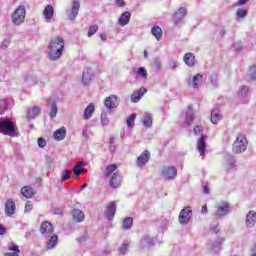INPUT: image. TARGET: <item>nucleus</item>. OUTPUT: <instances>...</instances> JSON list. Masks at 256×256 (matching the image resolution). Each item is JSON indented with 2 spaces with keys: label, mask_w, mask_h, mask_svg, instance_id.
<instances>
[{
  "label": "nucleus",
  "mask_w": 256,
  "mask_h": 256,
  "mask_svg": "<svg viewBox=\"0 0 256 256\" xmlns=\"http://www.w3.org/2000/svg\"><path fill=\"white\" fill-rule=\"evenodd\" d=\"M117 164H109L105 170L101 173L102 179H109V185L112 189H119L123 185V176L120 172H116L118 169Z\"/></svg>",
  "instance_id": "f257e3e1"
},
{
  "label": "nucleus",
  "mask_w": 256,
  "mask_h": 256,
  "mask_svg": "<svg viewBox=\"0 0 256 256\" xmlns=\"http://www.w3.org/2000/svg\"><path fill=\"white\" fill-rule=\"evenodd\" d=\"M65 51V39L61 36H56L50 40L48 45V57L50 61H59L61 55Z\"/></svg>",
  "instance_id": "f03ea898"
},
{
  "label": "nucleus",
  "mask_w": 256,
  "mask_h": 256,
  "mask_svg": "<svg viewBox=\"0 0 256 256\" xmlns=\"http://www.w3.org/2000/svg\"><path fill=\"white\" fill-rule=\"evenodd\" d=\"M0 133L8 137H19V130L11 118L0 117Z\"/></svg>",
  "instance_id": "7ed1b4c3"
},
{
  "label": "nucleus",
  "mask_w": 256,
  "mask_h": 256,
  "mask_svg": "<svg viewBox=\"0 0 256 256\" xmlns=\"http://www.w3.org/2000/svg\"><path fill=\"white\" fill-rule=\"evenodd\" d=\"M247 137L243 134H239L233 143L232 151L234 153H243L247 150Z\"/></svg>",
  "instance_id": "20e7f679"
},
{
  "label": "nucleus",
  "mask_w": 256,
  "mask_h": 256,
  "mask_svg": "<svg viewBox=\"0 0 256 256\" xmlns=\"http://www.w3.org/2000/svg\"><path fill=\"white\" fill-rule=\"evenodd\" d=\"M26 10L25 6H19L12 14V22L14 25H21L25 21Z\"/></svg>",
  "instance_id": "39448f33"
},
{
  "label": "nucleus",
  "mask_w": 256,
  "mask_h": 256,
  "mask_svg": "<svg viewBox=\"0 0 256 256\" xmlns=\"http://www.w3.org/2000/svg\"><path fill=\"white\" fill-rule=\"evenodd\" d=\"M193 215V210H191V207L186 206L184 207L179 214L178 220L181 225H187L189 221H191V217Z\"/></svg>",
  "instance_id": "423d86ee"
},
{
  "label": "nucleus",
  "mask_w": 256,
  "mask_h": 256,
  "mask_svg": "<svg viewBox=\"0 0 256 256\" xmlns=\"http://www.w3.org/2000/svg\"><path fill=\"white\" fill-rule=\"evenodd\" d=\"M81 8V3L79 1L74 0L72 2L71 10H67V17L70 21H75L77 15H79V9Z\"/></svg>",
  "instance_id": "0eeeda50"
},
{
  "label": "nucleus",
  "mask_w": 256,
  "mask_h": 256,
  "mask_svg": "<svg viewBox=\"0 0 256 256\" xmlns=\"http://www.w3.org/2000/svg\"><path fill=\"white\" fill-rule=\"evenodd\" d=\"M161 174L165 179L171 181V179H175V177H177V168L173 166H163Z\"/></svg>",
  "instance_id": "6e6552de"
},
{
  "label": "nucleus",
  "mask_w": 256,
  "mask_h": 256,
  "mask_svg": "<svg viewBox=\"0 0 256 256\" xmlns=\"http://www.w3.org/2000/svg\"><path fill=\"white\" fill-rule=\"evenodd\" d=\"M149 159H151V152L144 150L136 159L137 167H145L149 163Z\"/></svg>",
  "instance_id": "1a4fd4ad"
},
{
  "label": "nucleus",
  "mask_w": 256,
  "mask_h": 256,
  "mask_svg": "<svg viewBox=\"0 0 256 256\" xmlns=\"http://www.w3.org/2000/svg\"><path fill=\"white\" fill-rule=\"evenodd\" d=\"M55 229L53 228V224L49 221H44L40 225V233L44 235V237H49V235H53Z\"/></svg>",
  "instance_id": "9d476101"
},
{
  "label": "nucleus",
  "mask_w": 256,
  "mask_h": 256,
  "mask_svg": "<svg viewBox=\"0 0 256 256\" xmlns=\"http://www.w3.org/2000/svg\"><path fill=\"white\" fill-rule=\"evenodd\" d=\"M229 213V203L223 202L222 204L216 206V211L214 212V217H225Z\"/></svg>",
  "instance_id": "9b49d317"
},
{
  "label": "nucleus",
  "mask_w": 256,
  "mask_h": 256,
  "mask_svg": "<svg viewBox=\"0 0 256 256\" xmlns=\"http://www.w3.org/2000/svg\"><path fill=\"white\" fill-rule=\"evenodd\" d=\"M104 105L109 110L115 109L119 105V97L110 95L104 100Z\"/></svg>",
  "instance_id": "f8f14e48"
},
{
  "label": "nucleus",
  "mask_w": 256,
  "mask_h": 256,
  "mask_svg": "<svg viewBox=\"0 0 256 256\" xmlns=\"http://www.w3.org/2000/svg\"><path fill=\"white\" fill-rule=\"evenodd\" d=\"M187 16V8H179L175 13H174V23L175 25H179L183 19Z\"/></svg>",
  "instance_id": "ddd939ff"
},
{
  "label": "nucleus",
  "mask_w": 256,
  "mask_h": 256,
  "mask_svg": "<svg viewBox=\"0 0 256 256\" xmlns=\"http://www.w3.org/2000/svg\"><path fill=\"white\" fill-rule=\"evenodd\" d=\"M147 93V88L141 87L139 90H135L131 95V102L132 103H139L141 101V97Z\"/></svg>",
  "instance_id": "4468645a"
},
{
  "label": "nucleus",
  "mask_w": 256,
  "mask_h": 256,
  "mask_svg": "<svg viewBox=\"0 0 256 256\" xmlns=\"http://www.w3.org/2000/svg\"><path fill=\"white\" fill-rule=\"evenodd\" d=\"M15 201L13 199H8L5 203V213L7 217H11L12 215H15Z\"/></svg>",
  "instance_id": "2eb2a0df"
},
{
  "label": "nucleus",
  "mask_w": 256,
  "mask_h": 256,
  "mask_svg": "<svg viewBox=\"0 0 256 256\" xmlns=\"http://www.w3.org/2000/svg\"><path fill=\"white\" fill-rule=\"evenodd\" d=\"M117 212V205L115 201L110 202L106 207V217L111 221L115 217V213Z\"/></svg>",
  "instance_id": "dca6fc26"
},
{
  "label": "nucleus",
  "mask_w": 256,
  "mask_h": 256,
  "mask_svg": "<svg viewBox=\"0 0 256 256\" xmlns=\"http://www.w3.org/2000/svg\"><path fill=\"white\" fill-rule=\"evenodd\" d=\"M20 193L26 199H33V197H35V189H33L31 186L22 187Z\"/></svg>",
  "instance_id": "f3484780"
},
{
  "label": "nucleus",
  "mask_w": 256,
  "mask_h": 256,
  "mask_svg": "<svg viewBox=\"0 0 256 256\" xmlns=\"http://www.w3.org/2000/svg\"><path fill=\"white\" fill-rule=\"evenodd\" d=\"M183 61L188 67H195V63H197V60L195 59V54L191 52H188L184 55Z\"/></svg>",
  "instance_id": "a211bd4d"
},
{
  "label": "nucleus",
  "mask_w": 256,
  "mask_h": 256,
  "mask_svg": "<svg viewBox=\"0 0 256 256\" xmlns=\"http://www.w3.org/2000/svg\"><path fill=\"white\" fill-rule=\"evenodd\" d=\"M66 135H67V129L65 128V126H62L61 128L55 130L53 137L55 141H63Z\"/></svg>",
  "instance_id": "6ab92c4d"
},
{
  "label": "nucleus",
  "mask_w": 256,
  "mask_h": 256,
  "mask_svg": "<svg viewBox=\"0 0 256 256\" xmlns=\"http://www.w3.org/2000/svg\"><path fill=\"white\" fill-rule=\"evenodd\" d=\"M129 21H131V12L125 11L121 14L120 18L118 19V23L121 27H125V25L129 24Z\"/></svg>",
  "instance_id": "aec40b11"
},
{
  "label": "nucleus",
  "mask_w": 256,
  "mask_h": 256,
  "mask_svg": "<svg viewBox=\"0 0 256 256\" xmlns=\"http://www.w3.org/2000/svg\"><path fill=\"white\" fill-rule=\"evenodd\" d=\"M41 113V108L39 106H34L26 110L27 119H35Z\"/></svg>",
  "instance_id": "412c9836"
},
{
  "label": "nucleus",
  "mask_w": 256,
  "mask_h": 256,
  "mask_svg": "<svg viewBox=\"0 0 256 256\" xmlns=\"http://www.w3.org/2000/svg\"><path fill=\"white\" fill-rule=\"evenodd\" d=\"M93 113H95V104L90 103L84 110L83 119L85 121H88V119H91L93 117Z\"/></svg>",
  "instance_id": "4be33fe9"
},
{
  "label": "nucleus",
  "mask_w": 256,
  "mask_h": 256,
  "mask_svg": "<svg viewBox=\"0 0 256 256\" xmlns=\"http://www.w3.org/2000/svg\"><path fill=\"white\" fill-rule=\"evenodd\" d=\"M205 149H207V142H205V137L202 135L197 141V150L201 156L205 155Z\"/></svg>",
  "instance_id": "5701e85b"
},
{
  "label": "nucleus",
  "mask_w": 256,
  "mask_h": 256,
  "mask_svg": "<svg viewBox=\"0 0 256 256\" xmlns=\"http://www.w3.org/2000/svg\"><path fill=\"white\" fill-rule=\"evenodd\" d=\"M72 217L76 223H82V221H85V213H83V211L80 209H74L72 211Z\"/></svg>",
  "instance_id": "b1692460"
},
{
  "label": "nucleus",
  "mask_w": 256,
  "mask_h": 256,
  "mask_svg": "<svg viewBox=\"0 0 256 256\" xmlns=\"http://www.w3.org/2000/svg\"><path fill=\"white\" fill-rule=\"evenodd\" d=\"M53 15H55V10L53 9V6L47 5L43 10V16L47 21H51L53 19Z\"/></svg>",
  "instance_id": "393cba45"
},
{
  "label": "nucleus",
  "mask_w": 256,
  "mask_h": 256,
  "mask_svg": "<svg viewBox=\"0 0 256 256\" xmlns=\"http://www.w3.org/2000/svg\"><path fill=\"white\" fill-rule=\"evenodd\" d=\"M256 222V212L250 211L246 216L247 227H254Z\"/></svg>",
  "instance_id": "a878e982"
},
{
  "label": "nucleus",
  "mask_w": 256,
  "mask_h": 256,
  "mask_svg": "<svg viewBox=\"0 0 256 256\" xmlns=\"http://www.w3.org/2000/svg\"><path fill=\"white\" fill-rule=\"evenodd\" d=\"M221 110L219 108H214L211 113V121L214 125H217L221 121Z\"/></svg>",
  "instance_id": "bb28decb"
},
{
  "label": "nucleus",
  "mask_w": 256,
  "mask_h": 256,
  "mask_svg": "<svg viewBox=\"0 0 256 256\" xmlns=\"http://www.w3.org/2000/svg\"><path fill=\"white\" fill-rule=\"evenodd\" d=\"M93 79V72L89 69L83 72L82 82L84 85H89Z\"/></svg>",
  "instance_id": "cd10ccee"
},
{
  "label": "nucleus",
  "mask_w": 256,
  "mask_h": 256,
  "mask_svg": "<svg viewBox=\"0 0 256 256\" xmlns=\"http://www.w3.org/2000/svg\"><path fill=\"white\" fill-rule=\"evenodd\" d=\"M151 33L153 36H155V38L157 39V41H161L162 37H163V29H161V27L159 26H154L151 29Z\"/></svg>",
  "instance_id": "c85d7f7f"
},
{
  "label": "nucleus",
  "mask_w": 256,
  "mask_h": 256,
  "mask_svg": "<svg viewBox=\"0 0 256 256\" xmlns=\"http://www.w3.org/2000/svg\"><path fill=\"white\" fill-rule=\"evenodd\" d=\"M8 251H13V252H7L4 254V256H19V253H21V250H19V246L15 244L8 247Z\"/></svg>",
  "instance_id": "c756f323"
},
{
  "label": "nucleus",
  "mask_w": 256,
  "mask_h": 256,
  "mask_svg": "<svg viewBox=\"0 0 256 256\" xmlns=\"http://www.w3.org/2000/svg\"><path fill=\"white\" fill-rule=\"evenodd\" d=\"M57 241H59V236H57V234H53L48 240L47 249L55 248Z\"/></svg>",
  "instance_id": "7c9ffc66"
},
{
  "label": "nucleus",
  "mask_w": 256,
  "mask_h": 256,
  "mask_svg": "<svg viewBox=\"0 0 256 256\" xmlns=\"http://www.w3.org/2000/svg\"><path fill=\"white\" fill-rule=\"evenodd\" d=\"M201 81H203V75L196 74L195 76H193V79H192L193 89H199V83H201Z\"/></svg>",
  "instance_id": "2f4dec72"
},
{
  "label": "nucleus",
  "mask_w": 256,
  "mask_h": 256,
  "mask_svg": "<svg viewBox=\"0 0 256 256\" xmlns=\"http://www.w3.org/2000/svg\"><path fill=\"white\" fill-rule=\"evenodd\" d=\"M143 125L144 127H152L153 126V119L151 118V115L145 114L143 117Z\"/></svg>",
  "instance_id": "473e14b6"
},
{
  "label": "nucleus",
  "mask_w": 256,
  "mask_h": 256,
  "mask_svg": "<svg viewBox=\"0 0 256 256\" xmlns=\"http://www.w3.org/2000/svg\"><path fill=\"white\" fill-rule=\"evenodd\" d=\"M131 227H133V218H125L123 221V229H131Z\"/></svg>",
  "instance_id": "72a5a7b5"
},
{
  "label": "nucleus",
  "mask_w": 256,
  "mask_h": 256,
  "mask_svg": "<svg viewBox=\"0 0 256 256\" xmlns=\"http://www.w3.org/2000/svg\"><path fill=\"white\" fill-rule=\"evenodd\" d=\"M239 97H247L249 95V88L248 86H241L238 91Z\"/></svg>",
  "instance_id": "f704fd0d"
},
{
  "label": "nucleus",
  "mask_w": 256,
  "mask_h": 256,
  "mask_svg": "<svg viewBox=\"0 0 256 256\" xmlns=\"http://www.w3.org/2000/svg\"><path fill=\"white\" fill-rule=\"evenodd\" d=\"M96 31H99V26L97 24L91 25L88 29V37H93Z\"/></svg>",
  "instance_id": "c9c22d12"
},
{
  "label": "nucleus",
  "mask_w": 256,
  "mask_h": 256,
  "mask_svg": "<svg viewBox=\"0 0 256 256\" xmlns=\"http://www.w3.org/2000/svg\"><path fill=\"white\" fill-rule=\"evenodd\" d=\"M136 119H137V115L136 114H131L127 119V126L130 127V128L134 127Z\"/></svg>",
  "instance_id": "e433bc0d"
},
{
  "label": "nucleus",
  "mask_w": 256,
  "mask_h": 256,
  "mask_svg": "<svg viewBox=\"0 0 256 256\" xmlns=\"http://www.w3.org/2000/svg\"><path fill=\"white\" fill-rule=\"evenodd\" d=\"M236 16L238 19H243V17H247V10L240 8L236 11Z\"/></svg>",
  "instance_id": "4c0bfd02"
},
{
  "label": "nucleus",
  "mask_w": 256,
  "mask_h": 256,
  "mask_svg": "<svg viewBox=\"0 0 256 256\" xmlns=\"http://www.w3.org/2000/svg\"><path fill=\"white\" fill-rule=\"evenodd\" d=\"M137 75L140 77H143L144 79H147V70L143 67L138 68Z\"/></svg>",
  "instance_id": "58836bf2"
},
{
  "label": "nucleus",
  "mask_w": 256,
  "mask_h": 256,
  "mask_svg": "<svg viewBox=\"0 0 256 256\" xmlns=\"http://www.w3.org/2000/svg\"><path fill=\"white\" fill-rule=\"evenodd\" d=\"M50 117L53 119L57 117V104L53 103L51 105Z\"/></svg>",
  "instance_id": "ea45409f"
},
{
  "label": "nucleus",
  "mask_w": 256,
  "mask_h": 256,
  "mask_svg": "<svg viewBox=\"0 0 256 256\" xmlns=\"http://www.w3.org/2000/svg\"><path fill=\"white\" fill-rule=\"evenodd\" d=\"M128 249H129V244L123 243L122 246L119 248L120 255H125Z\"/></svg>",
  "instance_id": "a19ab883"
},
{
  "label": "nucleus",
  "mask_w": 256,
  "mask_h": 256,
  "mask_svg": "<svg viewBox=\"0 0 256 256\" xmlns=\"http://www.w3.org/2000/svg\"><path fill=\"white\" fill-rule=\"evenodd\" d=\"M71 179V170H65L62 174V181H67Z\"/></svg>",
  "instance_id": "79ce46f5"
},
{
  "label": "nucleus",
  "mask_w": 256,
  "mask_h": 256,
  "mask_svg": "<svg viewBox=\"0 0 256 256\" xmlns=\"http://www.w3.org/2000/svg\"><path fill=\"white\" fill-rule=\"evenodd\" d=\"M203 131V126L202 125H196L194 127V133L195 135H200V133Z\"/></svg>",
  "instance_id": "37998d69"
},
{
  "label": "nucleus",
  "mask_w": 256,
  "mask_h": 256,
  "mask_svg": "<svg viewBox=\"0 0 256 256\" xmlns=\"http://www.w3.org/2000/svg\"><path fill=\"white\" fill-rule=\"evenodd\" d=\"M33 210V204H31V201L26 202L25 204V212L29 213V211Z\"/></svg>",
  "instance_id": "c03bdc74"
},
{
  "label": "nucleus",
  "mask_w": 256,
  "mask_h": 256,
  "mask_svg": "<svg viewBox=\"0 0 256 256\" xmlns=\"http://www.w3.org/2000/svg\"><path fill=\"white\" fill-rule=\"evenodd\" d=\"M250 77L252 79H256V66H251L250 67Z\"/></svg>",
  "instance_id": "a18cd8bd"
},
{
  "label": "nucleus",
  "mask_w": 256,
  "mask_h": 256,
  "mask_svg": "<svg viewBox=\"0 0 256 256\" xmlns=\"http://www.w3.org/2000/svg\"><path fill=\"white\" fill-rule=\"evenodd\" d=\"M247 3H249V0H238L234 7H241V5H246Z\"/></svg>",
  "instance_id": "49530a36"
},
{
  "label": "nucleus",
  "mask_w": 256,
  "mask_h": 256,
  "mask_svg": "<svg viewBox=\"0 0 256 256\" xmlns=\"http://www.w3.org/2000/svg\"><path fill=\"white\" fill-rule=\"evenodd\" d=\"M101 124L102 125H109V118H107V115L101 116Z\"/></svg>",
  "instance_id": "de8ad7c7"
},
{
  "label": "nucleus",
  "mask_w": 256,
  "mask_h": 256,
  "mask_svg": "<svg viewBox=\"0 0 256 256\" xmlns=\"http://www.w3.org/2000/svg\"><path fill=\"white\" fill-rule=\"evenodd\" d=\"M9 45H11V40H4V41L1 43V48H2V49H7V47H9Z\"/></svg>",
  "instance_id": "09e8293b"
},
{
  "label": "nucleus",
  "mask_w": 256,
  "mask_h": 256,
  "mask_svg": "<svg viewBox=\"0 0 256 256\" xmlns=\"http://www.w3.org/2000/svg\"><path fill=\"white\" fill-rule=\"evenodd\" d=\"M83 173V170L79 169V166L74 167V177H79Z\"/></svg>",
  "instance_id": "8fccbe9b"
},
{
  "label": "nucleus",
  "mask_w": 256,
  "mask_h": 256,
  "mask_svg": "<svg viewBox=\"0 0 256 256\" xmlns=\"http://www.w3.org/2000/svg\"><path fill=\"white\" fill-rule=\"evenodd\" d=\"M194 119H195V116H193V114L186 116V121H187L188 125H191L193 123Z\"/></svg>",
  "instance_id": "3c124183"
},
{
  "label": "nucleus",
  "mask_w": 256,
  "mask_h": 256,
  "mask_svg": "<svg viewBox=\"0 0 256 256\" xmlns=\"http://www.w3.org/2000/svg\"><path fill=\"white\" fill-rule=\"evenodd\" d=\"M38 145L39 147H45L47 145V142L43 138H38Z\"/></svg>",
  "instance_id": "603ef678"
},
{
  "label": "nucleus",
  "mask_w": 256,
  "mask_h": 256,
  "mask_svg": "<svg viewBox=\"0 0 256 256\" xmlns=\"http://www.w3.org/2000/svg\"><path fill=\"white\" fill-rule=\"evenodd\" d=\"M117 7H125V0H115Z\"/></svg>",
  "instance_id": "864d4df0"
},
{
  "label": "nucleus",
  "mask_w": 256,
  "mask_h": 256,
  "mask_svg": "<svg viewBox=\"0 0 256 256\" xmlns=\"http://www.w3.org/2000/svg\"><path fill=\"white\" fill-rule=\"evenodd\" d=\"M7 233V228L0 224V235H5Z\"/></svg>",
  "instance_id": "5fc2aeb1"
},
{
  "label": "nucleus",
  "mask_w": 256,
  "mask_h": 256,
  "mask_svg": "<svg viewBox=\"0 0 256 256\" xmlns=\"http://www.w3.org/2000/svg\"><path fill=\"white\" fill-rule=\"evenodd\" d=\"M203 193H205L206 195H209V187L208 186L203 187Z\"/></svg>",
  "instance_id": "6e6d98bb"
},
{
  "label": "nucleus",
  "mask_w": 256,
  "mask_h": 256,
  "mask_svg": "<svg viewBox=\"0 0 256 256\" xmlns=\"http://www.w3.org/2000/svg\"><path fill=\"white\" fill-rule=\"evenodd\" d=\"M201 213H207V204L202 206Z\"/></svg>",
  "instance_id": "4d7b16f0"
},
{
  "label": "nucleus",
  "mask_w": 256,
  "mask_h": 256,
  "mask_svg": "<svg viewBox=\"0 0 256 256\" xmlns=\"http://www.w3.org/2000/svg\"><path fill=\"white\" fill-rule=\"evenodd\" d=\"M100 39H102V41H107V35L100 34Z\"/></svg>",
  "instance_id": "13d9d810"
},
{
  "label": "nucleus",
  "mask_w": 256,
  "mask_h": 256,
  "mask_svg": "<svg viewBox=\"0 0 256 256\" xmlns=\"http://www.w3.org/2000/svg\"><path fill=\"white\" fill-rule=\"evenodd\" d=\"M252 255L251 256H256V244L252 248Z\"/></svg>",
  "instance_id": "bf43d9fd"
},
{
  "label": "nucleus",
  "mask_w": 256,
  "mask_h": 256,
  "mask_svg": "<svg viewBox=\"0 0 256 256\" xmlns=\"http://www.w3.org/2000/svg\"><path fill=\"white\" fill-rule=\"evenodd\" d=\"M81 165H85V163H83V162H79L77 165H76V167H81Z\"/></svg>",
  "instance_id": "052dcab7"
},
{
  "label": "nucleus",
  "mask_w": 256,
  "mask_h": 256,
  "mask_svg": "<svg viewBox=\"0 0 256 256\" xmlns=\"http://www.w3.org/2000/svg\"><path fill=\"white\" fill-rule=\"evenodd\" d=\"M85 187H87V184H83L82 185V188L85 189Z\"/></svg>",
  "instance_id": "680f3d73"
},
{
  "label": "nucleus",
  "mask_w": 256,
  "mask_h": 256,
  "mask_svg": "<svg viewBox=\"0 0 256 256\" xmlns=\"http://www.w3.org/2000/svg\"><path fill=\"white\" fill-rule=\"evenodd\" d=\"M188 109L191 111V109H193V106H188Z\"/></svg>",
  "instance_id": "e2e57ef3"
},
{
  "label": "nucleus",
  "mask_w": 256,
  "mask_h": 256,
  "mask_svg": "<svg viewBox=\"0 0 256 256\" xmlns=\"http://www.w3.org/2000/svg\"><path fill=\"white\" fill-rule=\"evenodd\" d=\"M144 56L147 57V51L144 52Z\"/></svg>",
  "instance_id": "0e129e2a"
},
{
  "label": "nucleus",
  "mask_w": 256,
  "mask_h": 256,
  "mask_svg": "<svg viewBox=\"0 0 256 256\" xmlns=\"http://www.w3.org/2000/svg\"><path fill=\"white\" fill-rule=\"evenodd\" d=\"M230 167H235V164H230Z\"/></svg>",
  "instance_id": "69168bd1"
},
{
  "label": "nucleus",
  "mask_w": 256,
  "mask_h": 256,
  "mask_svg": "<svg viewBox=\"0 0 256 256\" xmlns=\"http://www.w3.org/2000/svg\"><path fill=\"white\" fill-rule=\"evenodd\" d=\"M229 169H230V167H227V170H226V171H227V173H229Z\"/></svg>",
  "instance_id": "338daca9"
},
{
  "label": "nucleus",
  "mask_w": 256,
  "mask_h": 256,
  "mask_svg": "<svg viewBox=\"0 0 256 256\" xmlns=\"http://www.w3.org/2000/svg\"><path fill=\"white\" fill-rule=\"evenodd\" d=\"M30 127L33 129L34 126H33V125H30Z\"/></svg>",
  "instance_id": "774afa93"
}]
</instances>
